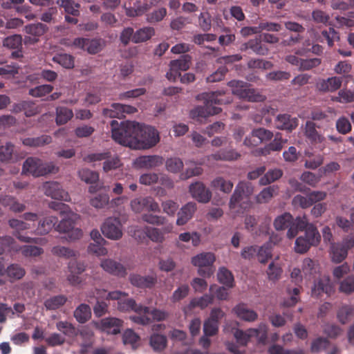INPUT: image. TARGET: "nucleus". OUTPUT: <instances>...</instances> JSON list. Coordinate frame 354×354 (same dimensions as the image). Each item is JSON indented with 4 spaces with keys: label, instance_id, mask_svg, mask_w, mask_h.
I'll use <instances>...</instances> for the list:
<instances>
[{
    "label": "nucleus",
    "instance_id": "obj_1",
    "mask_svg": "<svg viewBox=\"0 0 354 354\" xmlns=\"http://www.w3.org/2000/svg\"><path fill=\"white\" fill-rule=\"evenodd\" d=\"M127 294L124 292L116 290L109 292L106 299L118 300V309L122 312L133 310L137 313L136 315L130 316V319L138 324L146 326L151 323V318L145 314L149 312V308L137 304L135 300L131 298H126Z\"/></svg>",
    "mask_w": 354,
    "mask_h": 354
},
{
    "label": "nucleus",
    "instance_id": "obj_2",
    "mask_svg": "<svg viewBox=\"0 0 354 354\" xmlns=\"http://www.w3.org/2000/svg\"><path fill=\"white\" fill-rule=\"evenodd\" d=\"M113 139L118 143L136 149V138L139 133V123L131 121L122 122L120 124L118 121L111 122Z\"/></svg>",
    "mask_w": 354,
    "mask_h": 354
},
{
    "label": "nucleus",
    "instance_id": "obj_3",
    "mask_svg": "<svg viewBox=\"0 0 354 354\" xmlns=\"http://www.w3.org/2000/svg\"><path fill=\"white\" fill-rule=\"evenodd\" d=\"M225 94L224 91H216L204 94L205 104L204 106H198L190 112L191 117L206 118L209 115L218 114L221 109L216 106V104H227L232 102V98L227 97L223 98Z\"/></svg>",
    "mask_w": 354,
    "mask_h": 354
},
{
    "label": "nucleus",
    "instance_id": "obj_4",
    "mask_svg": "<svg viewBox=\"0 0 354 354\" xmlns=\"http://www.w3.org/2000/svg\"><path fill=\"white\" fill-rule=\"evenodd\" d=\"M58 170V167L53 162H44L39 158L29 157L23 164L22 173L39 177L49 174H55Z\"/></svg>",
    "mask_w": 354,
    "mask_h": 354
},
{
    "label": "nucleus",
    "instance_id": "obj_5",
    "mask_svg": "<svg viewBox=\"0 0 354 354\" xmlns=\"http://www.w3.org/2000/svg\"><path fill=\"white\" fill-rule=\"evenodd\" d=\"M139 129L136 149H150L160 141L159 133L154 127L139 124Z\"/></svg>",
    "mask_w": 354,
    "mask_h": 354
},
{
    "label": "nucleus",
    "instance_id": "obj_6",
    "mask_svg": "<svg viewBox=\"0 0 354 354\" xmlns=\"http://www.w3.org/2000/svg\"><path fill=\"white\" fill-rule=\"evenodd\" d=\"M49 207L53 209L60 211V213L64 216L62 220L55 227V230L59 233L66 234L71 230L75 221L79 218V216L72 212L70 208L62 203L51 202Z\"/></svg>",
    "mask_w": 354,
    "mask_h": 354
},
{
    "label": "nucleus",
    "instance_id": "obj_7",
    "mask_svg": "<svg viewBox=\"0 0 354 354\" xmlns=\"http://www.w3.org/2000/svg\"><path fill=\"white\" fill-rule=\"evenodd\" d=\"M215 256L212 252H202L192 258V263L198 268V272L205 277L211 276L214 270L212 266L215 261Z\"/></svg>",
    "mask_w": 354,
    "mask_h": 354
},
{
    "label": "nucleus",
    "instance_id": "obj_8",
    "mask_svg": "<svg viewBox=\"0 0 354 354\" xmlns=\"http://www.w3.org/2000/svg\"><path fill=\"white\" fill-rule=\"evenodd\" d=\"M101 231L104 236L111 240H119L123 235L121 222L115 217L106 218L101 226Z\"/></svg>",
    "mask_w": 354,
    "mask_h": 354
},
{
    "label": "nucleus",
    "instance_id": "obj_9",
    "mask_svg": "<svg viewBox=\"0 0 354 354\" xmlns=\"http://www.w3.org/2000/svg\"><path fill=\"white\" fill-rule=\"evenodd\" d=\"M131 209L136 214L142 212L145 210L149 212H159L158 203L151 196H140L133 198L130 203Z\"/></svg>",
    "mask_w": 354,
    "mask_h": 354
},
{
    "label": "nucleus",
    "instance_id": "obj_10",
    "mask_svg": "<svg viewBox=\"0 0 354 354\" xmlns=\"http://www.w3.org/2000/svg\"><path fill=\"white\" fill-rule=\"evenodd\" d=\"M191 64V57L189 55H184L179 59L172 60L170 62L169 71L167 73L166 77L170 81H176L177 77L180 76V72L187 71Z\"/></svg>",
    "mask_w": 354,
    "mask_h": 354
},
{
    "label": "nucleus",
    "instance_id": "obj_11",
    "mask_svg": "<svg viewBox=\"0 0 354 354\" xmlns=\"http://www.w3.org/2000/svg\"><path fill=\"white\" fill-rule=\"evenodd\" d=\"M254 192V187L252 183L245 181L239 182L230 198L229 207L234 209L243 197L249 198Z\"/></svg>",
    "mask_w": 354,
    "mask_h": 354
},
{
    "label": "nucleus",
    "instance_id": "obj_12",
    "mask_svg": "<svg viewBox=\"0 0 354 354\" xmlns=\"http://www.w3.org/2000/svg\"><path fill=\"white\" fill-rule=\"evenodd\" d=\"M342 77L333 76L328 78L317 80L315 87L321 93H333L339 89L342 84Z\"/></svg>",
    "mask_w": 354,
    "mask_h": 354
},
{
    "label": "nucleus",
    "instance_id": "obj_13",
    "mask_svg": "<svg viewBox=\"0 0 354 354\" xmlns=\"http://www.w3.org/2000/svg\"><path fill=\"white\" fill-rule=\"evenodd\" d=\"M189 192L193 198L202 203H208L212 195L211 191L200 181L192 183L189 187Z\"/></svg>",
    "mask_w": 354,
    "mask_h": 354
},
{
    "label": "nucleus",
    "instance_id": "obj_14",
    "mask_svg": "<svg viewBox=\"0 0 354 354\" xmlns=\"http://www.w3.org/2000/svg\"><path fill=\"white\" fill-rule=\"evenodd\" d=\"M272 133L263 128L254 129L250 136H247L244 140V145L252 147L259 145L260 143L268 141L272 138Z\"/></svg>",
    "mask_w": 354,
    "mask_h": 354
},
{
    "label": "nucleus",
    "instance_id": "obj_15",
    "mask_svg": "<svg viewBox=\"0 0 354 354\" xmlns=\"http://www.w3.org/2000/svg\"><path fill=\"white\" fill-rule=\"evenodd\" d=\"M86 265L84 262L71 261L68 264V274L67 281L73 286L80 285L82 283V279L79 275L86 270Z\"/></svg>",
    "mask_w": 354,
    "mask_h": 354
},
{
    "label": "nucleus",
    "instance_id": "obj_16",
    "mask_svg": "<svg viewBox=\"0 0 354 354\" xmlns=\"http://www.w3.org/2000/svg\"><path fill=\"white\" fill-rule=\"evenodd\" d=\"M42 188L46 196L52 198L62 201H68V192L64 190L61 185L57 182H46Z\"/></svg>",
    "mask_w": 354,
    "mask_h": 354
},
{
    "label": "nucleus",
    "instance_id": "obj_17",
    "mask_svg": "<svg viewBox=\"0 0 354 354\" xmlns=\"http://www.w3.org/2000/svg\"><path fill=\"white\" fill-rule=\"evenodd\" d=\"M123 322L115 317L102 319L100 322H95V326L109 334L116 335L120 333Z\"/></svg>",
    "mask_w": 354,
    "mask_h": 354
},
{
    "label": "nucleus",
    "instance_id": "obj_18",
    "mask_svg": "<svg viewBox=\"0 0 354 354\" xmlns=\"http://www.w3.org/2000/svg\"><path fill=\"white\" fill-rule=\"evenodd\" d=\"M174 225L172 223L164 225L162 229L154 227L147 226L145 227V232L147 236L153 242L162 243L165 238V234L171 233L173 230Z\"/></svg>",
    "mask_w": 354,
    "mask_h": 354
},
{
    "label": "nucleus",
    "instance_id": "obj_19",
    "mask_svg": "<svg viewBox=\"0 0 354 354\" xmlns=\"http://www.w3.org/2000/svg\"><path fill=\"white\" fill-rule=\"evenodd\" d=\"M302 128L304 136L311 144H322L325 142V137L317 131V126L313 121H306Z\"/></svg>",
    "mask_w": 354,
    "mask_h": 354
},
{
    "label": "nucleus",
    "instance_id": "obj_20",
    "mask_svg": "<svg viewBox=\"0 0 354 354\" xmlns=\"http://www.w3.org/2000/svg\"><path fill=\"white\" fill-rule=\"evenodd\" d=\"M162 163L163 158L158 155L140 156L134 162L136 167L146 169L158 167Z\"/></svg>",
    "mask_w": 354,
    "mask_h": 354
},
{
    "label": "nucleus",
    "instance_id": "obj_21",
    "mask_svg": "<svg viewBox=\"0 0 354 354\" xmlns=\"http://www.w3.org/2000/svg\"><path fill=\"white\" fill-rule=\"evenodd\" d=\"M100 267L106 272L117 277H124L127 274L124 266L111 259H102L100 262Z\"/></svg>",
    "mask_w": 354,
    "mask_h": 354
},
{
    "label": "nucleus",
    "instance_id": "obj_22",
    "mask_svg": "<svg viewBox=\"0 0 354 354\" xmlns=\"http://www.w3.org/2000/svg\"><path fill=\"white\" fill-rule=\"evenodd\" d=\"M196 209V204L194 202H189L182 206L177 213L176 225L181 226L187 223L194 216Z\"/></svg>",
    "mask_w": 354,
    "mask_h": 354
},
{
    "label": "nucleus",
    "instance_id": "obj_23",
    "mask_svg": "<svg viewBox=\"0 0 354 354\" xmlns=\"http://www.w3.org/2000/svg\"><path fill=\"white\" fill-rule=\"evenodd\" d=\"M236 317L245 322H253L258 318V314L252 309L249 308L245 304H239L232 309Z\"/></svg>",
    "mask_w": 354,
    "mask_h": 354
},
{
    "label": "nucleus",
    "instance_id": "obj_24",
    "mask_svg": "<svg viewBox=\"0 0 354 354\" xmlns=\"http://www.w3.org/2000/svg\"><path fill=\"white\" fill-rule=\"evenodd\" d=\"M274 125L279 129L291 131L298 126V119L288 114H280L276 118Z\"/></svg>",
    "mask_w": 354,
    "mask_h": 354
},
{
    "label": "nucleus",
    "instance_id": "obj_25",
    "mask_svg": "<svg viewBox=\"0 0 354 354\" xmlns=\"http://www.w3.org/2000/svg\"><path fill=\"white\" fill-rule=\"evenodd\" d=\"M333 291V286L330 283V279L327 276L322 277L317 281L315 283L312 288V295L315 297H319L322 293L330 295Z\"/></svg>",
    "mask_w": 354,
    "mask_h": 354
},
{
    "label": "nucleus",
    "instance_id": "obj_26",
    "mask_svg": "<svg viewBox=\"0 0 354 354\" xmlns=\"http://www.w3.org/2000/svg\"><path fill=\"white\" fill-rule=\"evenodd\" d=\"M248 49H251L254 53L259 55H266L268 53V48L262 45L261 39L259 38L250 39L240 47L241 51H246Z\"/></svg>",
    "mask_w": 354,
    "mask_h": 354
},
{
    "label": "nucleus",
    "instance_id": "obj_27",
    "mask_svg": "<svg viewBox=\"0 0 354 354\" xmlns=\"http://www.w3.org/2000/svg\"><path fill=\"white\" fill-rule=\"evenodd\" d=\"M57 218L55 216H50L44 218L38 223L37 227L35 230V234L39 235H45L48 234L55 227Z\"/></svg>",
    "mask_w": 354,
    "mask_h": 354
},
{
    "label": "nucleus",
    "instance_id": "obj_28",
    "mask_svg": "<svg viewBox=\"0 0 354 354\" xmlns=\"http://www.w3.org/2000/svg\"><path fill=\"white\" fill-rule=\"evenodd\" d=\"M307 226V218L306 216L297 217L295 220H292L291 224L288 227V230L287 232V236L289 239L295 237L299 231L304 230Z\"/></svg>",
    "mask_w": 354,
    "mask_h": 354
},
{
    "label": "nucleus",
    "instance_id": "obj_29",
    "mask_svg": "<svg viewBox=\"0 0 354 354\" xmlns=\"http://www.w3.org/2000/svg\"><path fill=\"white\" fill-rule=\"evenodd\" d=\"M279 194V187L277 185H271L263 189L257 196L256 201L258 203H267L272 198Z\"/></svg>",
    "mask_w": 354,
    "mask_h": 354
},
{
    "label": "nucleus",
    "instance_id": "obj_30",
    "mask_svg": "<svg viewBox=\"0 0 354 354\" xmlns=\"http://www.w3.org/2000/svg\"><path fill=\"white\" fill-rule=\"evenodd\" d=\"M348 249L346 247L344 242L334 243L331 246V258L332 261L335 263H340L348 255Z\"/></svg>",
    "mask_w": 354,
    "mask_h": 354
},
{
    "label": "nucleus",
    "instance_id": "obj_31",
    "mask_svg": "<svg viewBox=\"0 0 354 354\" xmlns=\"http://www.w3.org/2000/svg\"><path fill=\"white\" fill-rule=\"evenodd\" d=\"M0 203L15 213L21 212L26 209L25 205L19 203L15 197L4 196L0 197Z\"/></svg>",
    "mask_w": 354,
    "mask_h": 354
},
{
    "label": "nucleus",
    "instance_id": "obj_32",
    "mask_svg": "<svg viewBox=\"0 0 354 354\" xmlns=\"http://www.w3.org/2000/svg\"><path fill=\"white\" fill-rule=\"evenodd\" d=\"M234 184L232 181L225 179L223 177L218 176L211 182V187L225 194H229L232 190Z\"/></svg>",
    "mask_w": 354,
    "mask_h": 354
},
{
    "label": "nucleus",
    "instance_id": "obj_33",
    "mask_svg": "<svg viewBox=\"0 0 354 354\" xmlns=\"http://www.w3.org/2000/svg\"><path fill=\"white\" fill-rule=\"evenodd\" d=\"M73 315L79 323L84 324L91 317V308L87 304H82L75 308Z\"/></svg>",
    "mask_w": 354,
    "mask_h": 354
},
{
    "label": "nucleus",
    "instance_id": "obj_34",
    "mask_svg": "<svg viewBox=\"0 0 354 354\" xmlns=\"http://www.w3.org/2000/svg\"><path fill=\"white\" fill-rule=\"evenodd\" d=\"M67 301L66 296L59 295L50 297L44 301V306L47 310H57L64 306Z\"/></svg>",
    "mask_w": 354,
    "mask_h": 354
},
{
    "label": "nucleus",
    "instance_id": "obj_35",
    "mask_svg": "<svg viewBox=\"0 0 354 354\" xmlns=\"http://www.w3.org/2000/svg\"><path fill=\"white\" fill-rule=\"evenodd\" d=\"M52 142V138L50 136L43 135L37 138H26L22 140L24 145L28 147H41L48 145Z\"/></svg>",
    "mask_w": 354,
    "mask_h": 354
},
{
    "label": "nucleus",
    "instance_id": "obj_36",
    "mask_svg": "<svg viewBox=\"0 0 354 354\" xmlns=\"http://www.w3.org/2000/svg\"><path fill=\"white\" fill-rule=\"evenodd\" d=\"M155 30L152 27H144L136 30L133 36V41L134 43L144 42L154 35Z\"/></svg>",
    "mask_w": 354,
    "mask_h": 354
},
{
    "label": "nucleus",
    "instance_id": "obj_37",
    "mask_svg": "<svg viewBox=\"0 0 354 354\" xmlns=\"http://www.w3.org/2000/svg\"><path fill=\"white\" fill-rule=\"evenodd\" d=\"M279 136V135L277 134L272 142L266 146L264 148L258 150V153L263 156H267L270 154L271 151H280L283 147V143L284 142Z\"/></svg>",
    "mask_w": 354,
    "mask_h": 354
},
{
    "label": "nucleus",
    "instance_id": "obj_38",
    "mask_svg": "<svg viewBox=\"0 0 354 354\" xmlns=\"http://www.w3.org/2000/svg\"><path fill=\"white\" fill-rule=\"evenodd\" d=\"M73 116L71 109L64 106H59L56 109V123L58 125L66 124Z\"/></svg>",
    "mask_w": 354,
    "mask_h": 354
},
{
    "label": "nucleus",
    "instance_id": "obj_39",
    "mask_svg": "<svg viewBox=\"0 0 354 354\" xmlns=\"http://www.w3.org/2000/svg\"><path fill=\"white\" fill-rule=\"evenodd\" d=\"M353 313L354 308L353 306L342 305L337 312V318L341 324H346L348 322Z\"/></svg>",
    "mask_w": 354,
    "mask_h": 354
},
{
    "label": "nucleus",
    "instance_id": "obj_40",
    "mask_svg": "<svg viewBox=\"0 0 354 354\" xmlns=\"http://www.w3.org/2000/svg\"><path fill=\"white\" fill-rule=\"evenodd\" d=\"M268 327L266 323H261L256 328H250V333H252L253 337H256L258 342L265 344L268 339Z\"/></svg>",
    "mask_w": 354,
    "mask_h": 354
},
{
    "label": "nucleus",
    "instance_id": "obj_41",
    "mask_svg": "<svg viewBox=\"0 0 354 354\" xmlns=\"http://www.w3.org/2000/svg\"><path fill=\"white\" fill-rule=\"evenodd\" d=\"M305 235L304 236L312 245H317L320 241V234L317 229L313 225L307 222V226L304 229Z\"/></svg>",
    "mask_w": 354,
    "mask_h": 354
},
{
    "label": "nucleus",
    "instance_id": "obj_42",
    "mask_svg": "<svg viewBox=\"0 0 354 354\" xmlns=\"http://www.w3.org/2000/svg\"><path fill=\"white\" fill-rule=\"evenodd\" d=\"M217 278L218 281L227 288H231L234 286V277L231 272L225 268H219Z\"/></svg>",
    "mask_w": 354,
    "mask_h": 354
},
{
    "label": "nucleus",
    "instance_id": "obj_43",
    "mask_svg": "<svg viewBox=\"0 0 354 354\" xmlns=\"http://www.w3.org/2000/svg\"><path fill=\"white\" fill-rule=\"evenodd\" d=\"M56 3L62 7L65 12L73 16H78L80 15L79 8L80 5L75 3L71 0H57Z\"/></svg>",
    "mask_w": 354,
    "mask_h": 354
},
{
    "label": "nucleus",
    "instance_id": "obj_44",
    "mask_svg": "<svg viewBox=\"0 0 354 354\" xmlns=\"http://www.w3.org/2000/svg\"><path fill=\"white\" fill-rule=\"evenodd\" d=\"M188 165L186 170L181 173L180 178L181 180H187L193 176H198L203 174V169L193 162H187Z\"/></svg>",
    "mask_w": 354,
    "mask_h": 354
},
{
    "label": "nucleus",
    "instance_id": "obj_45",
    "mask_svg": "<svg viewBox=\"0 0 354 354\" xmlns=\"http://www.w3.org/2000/svg\"><path fill=\"white\" fill-rule=\"evenodd\" d=\"M150 345L154 351H161L167 346L166 336L158 333H154L150 337Z\"/></svg>",
    "mask_w": 354,
    "mask_h": 354
},
{
    "label": "nucleus",
    "instance_id": "obj_46",
    "mask_svg": "<svg viewBox=\"0 0 354 354\" xmlns=\"http://www.w3.org/2000/svg\"><path fill=\"white\" fill-rule=\"evenodd\" d=\"M283 175V171L279 169H274L266 172L259 180L261 185H269L279 179Z\"/></svg>",
    "mask_w": 354,
    "mask_h": 354
},
{
    "label": "nucleus",
    "instance_id": "obj_47",
    "mask_svg": "<svg viewBox=\"0 0 354 354\" xmlns=\"http://www.w3.org/2000/svg\"><path fill=\"white\" fill-rule=\"evenodd\" d=\"M307 158L305 160L304 166L307 169H315L324 162V156L321 154L314 155L312 153H306Z\"/></svg>",
    "mask_w": 354,
    "mask_h": 354
},
{
    "label": "nucleus",
    "instance_id": "obj_48",
    "mask_svg": "<svg viewBox=\"0 0 354 354\" xmlns=\"http://www.w3.org/2000/svg\"><path fill=\"white\" fill-rule=\"evenodd\" d=\"M25 270L19 264H10L5 270V274L11 279H20L25 275Z\"/></svg>",
    "mask_w": 354,
    "mask_h": 354
},
{
    "label": "nucleus",
    "instance_id": "obj_49",
    "mask_svg": "<svg viewBox=\"0 0 354 354\" xmlns=\"http://www.w3.org/2000/svg\"><path fill=\"white\" fill-rule=\"evenodd\" d=\"M110 201L109 196L107 194H99L89 200L90 205L95 209H103L106 207Z\"/></svg>",
    "mask_w": 354,
    "mask_h": 354
},
{
    "label": "nucleus",
    "instance_id": "obj_50",
    "mask_svg": "<svg viewBox=\"0 0 354 354\" xmlns=\"http://www.w3.org/2000/svg\"><path fill=\"white\" fill-rule=\"evenodd\" d=\"M142 220L147 223L158 226L167 225L169 223L166 217L151 213L142 214Z\"/></svg>",
    "mask_w": 354,
    "mask_h": 354
},
{
    "label": "nucleus",
    "instance_id": "obj_51",
    "mask_svg": "<svg viewBox=\"0 0 354 354\" xmlns=\"http://www.w3.org/2000/svg\"><path fill=\"white\" fill-rule=\"evenodd\" d=\"M57 329L64 335L72 337L77 335V330L73 324L67 321H60L56 324Z\"/></svg>",
    "mask_w": 354,
    "mask_h": 354
},
{
    "label": "nucleus",
    "instance_id": "obj_52",
    "mask_svg": "<svg viewBox=\"0 0 354 354\" xmlns=\"http://www.w3.org/2000/svg\"><path fill=\"white\" fill-rule=\"evenodd\" d=\"M257 257L260 263H266L268 260L272 257L271 244L267 243L262 246H258Z\"/></svg>",
    "mask_w": 354,
    "mask_h": 354
},
{
    "label": "nucleus",
    "instance_id": "obj_53",
    "mask_svg": "<svg viewBox=\"0 0 354 354\" xmlns=\"http://www.w3.org/2000/svg\"><path fill=\"white\" fill-rule=\"evenodd\" d=\"M16 245L14 239L10 236L0 237V254H3L6 250L18 252L19 248L16 247Z\"/></svg>",
    "mask_w": 354,
    "mask_h": 354
},
{
    "label": "nucleus",
    "instance_id": "obj_54",
    "mask_svg": "<svg viewBox=\"0 0 354 354\" xmlns=\"http://www.w3.org/2000/svg\"><path fill=\"white\" fill-rule=\"evenodd\" d=\"M10 227L14 230L13 234L17 237V234H22L21 231L29 230L30 224L27 222L16 218H12L8 221Z\"/></svg>",
    "mask_w": 354,
    "mask_h": 354
},
{
    "label": "nucleus",
    "instance_id": "obj_55",
    "mask_svg": "<svg viewBox=\"0 0 354 354\" xmlns=\"http://www.w3.org/2000/svg\"><path fill=\"white\" fill-rule=\"evenodd\" d=\"M292 220L293 218L290 214L284 213L275 218L274 221V227L277 230H283L291 224Z\"/></svg>",
    "mask_w": 354,
    "mask_h": 354
},
{
    "label": "nucleus",
    "instance_id": "obj_56",
    "mask_svg": "<svg viewBox=\"0 0 354 354\" xmlns=\"http://www.w3.org/2000/svg\"><path fill=\"white\" fill-rule=\"evenodd\" d=\"M16 247L19 248V251L21 250L23 256L26 257H36L44 252L41 248L35 245H24L20 247L17 244Z\"/></svg>",
    "mask_w": 354,
    "mask_h": 354
},
{
    "label": "nucleus",
    "instance_id": "obj_57",
    "mask_svg": "<svg viewBox=\"0 0 354 354\" xmlns=\"http://www.w3.org/2000/svg\"><path fill=\"white\" fill-rule=\"evenodd\" d=\"M80 179L88 184H93L99 180L98 173L88 169H82L78 171Z\"/></svg>",
    "mask_w": 354,
    "mask_h": 354
},
{
    "label": "nucleus",
    "instance_id": "obj_58",
    "mask_svg": "<svg viewBox=\"0 0 354 354\" xmlns=\"http://www.w3.org/2000/svg\"><path fill=\"white\" fill-rule=\"evenodd\" d=\"M47 29V26L41 23L30 24L25 27V30L27 34L36 37L44 35Z\"/></svg>",
    "mask_w": 354,
    "mask_h": 354
},
{
    "label": "nucleus",
    "instance_id": "obj_59",
    "mask_svg": "<svg viewBox=\"0 0 354 354\" xmlns=\"http://www.w3.org/2000/svg\"><path fill=\"white\" fill-rule=\"evenodd\" d=\"M53 60L66 68L74 67V57L68 54H59L53 57Z\"/></svg>",
    "mask_w": 354,
    "mask_h": 354
},
{
    "label": "nucleus",
    "instance_id": "obj_60",
    "mask_svg": "<svg viewBox=\"0 0 354 354\" xmlns=\"http://www.w3.org/2000/svg\"><path fill=\"white\" fill-rule=\"evenodd\" d=\"M122 109V104L113 103L109 109H104L103 113L106 117L121 118L124 117Z\"/></svg>",
    "mask_w": 354,
    "mask_h": 354
},
{
    "label": "nucleus",
    "instance_id": "obj_61",
    "mask_svg": "<svg viewBox=\"0 0 354 354\" xmlns=\"http://www.w3.org/2000/svg\"><path fill=\"white\" fill-rule=\"evenodd\" d=\"M241 98L250 102H263L266 99L265 96L261 95L259 91L254 88H250L248 86L243 92Z\"/></svg>",
    "mask_w": 354,
    "mask_h": 354
},
{
    "label": "nucleus",
    "instance_id": "obj_62",
    "mask_svg": "<svg viewBox=\"0 0 354 354\" xmlns=\"http://www.w3.org/2000/svg\"><path fill=\"white\" fill-rule=\"evenodd\" d=\"M229 87L232 89V94L241 98L243 92L248 86V84L241 80H232L227 83Z\"/></svg>",
    "mask_w": 354,
    "mask_h": 354
},
{
    "label": "nucleus",
    "instance_id": "obj_63",
    "mask_svg": "<svg viewBox=\"0 0 354 354\" xmlns=\"http://www.w3.org/2000/svg\"><path fill=\"white\" fill-rule=\"evenodd\" d=\"M266 274L270 281H277L281 276L282 269L279 264L272 262L268 266Z\"/></svg>",
    "mask_w": 354,
    "mask_h": 354
},
{
    "label": "nucleus",
    "instance_id": "obj_64",
    "mask_svg": "<svg viewBox=\"0 0 354 354\" xmlns=\"http://www.w3.org/2000/svg\"><path fill=\"white\" fill-rule=\"evenodd\" d=\"M334 100L339 103H350L354 102V91L348 88L341 89Z\"/></svg>",
    "mask_w": 354,
    "mask_h": 354
}]
</instances>
